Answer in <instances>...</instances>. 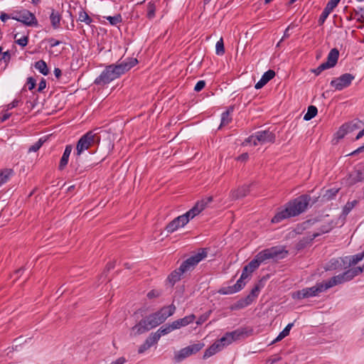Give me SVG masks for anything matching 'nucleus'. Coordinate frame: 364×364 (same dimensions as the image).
I'll use <instances>...</instances> for the list:
<instances>
[{
	"label": "nucleus",
	"instance_id": "1",
	"mask_svg": "<svg viewBox=\"0 0 364 364\" xmlns=\"http://www.w3.org/2000/svg\"><path fill=\"white\" fill-rule=\"evenodd\" d=\"M288 253V251L282 246H274L260 251L252 260L243 267L241 274L242 279H247L261 264L266 263L270 259L278 261L284 259Z\"/></svg>",
	"mask_w": 364,
	"mask_h": 364
},
{
	"label": "nucleus",
	"instance_id": "2",
	"mask_svg": "<svg viewBox=\"0 0 364 364\" xmlns=\"http://www.w3.org/2000/svg\"><path fill=\"white\" fill-rule=\"evenodd\" d=\"M176 307L173 304L165 306L159 311L142 318L132 328L135 335H140L149 331L164 323L168 317L174 314Z\"/></svg>",
	"mask_w": 364,
	"mask_h": 364
},
{
	"label": "nucleus",
	"instance_id": "3",
	"mask_svg": "<svg viewBox=\"0 0 364 364\" xmlns=\"http://www.w3.org/2000/svg\"><path fill=\"white\" fill-rule=\"evenodd\" d=\"M138 63L135 58H127L124 60L107 65L101 74L95 78L94 84L99 86H104L109 84L115 79L119 78L122 75L129 71Z\"/></svg>",
	"mask_w": 364,
	"mask_h": 364
},
{
	"label": "nucleus",
	"instance_id": "4",
	"mask_svg": "<svg viewBox=\"0 0 364 364\" xmlns=\"http://www.w3.org/2000/svg\"><path fill=\"white\" fill-rule=\"evenodd\" d=\"M311 197L308 194H303L287 203L284 208L277 212L272 218V223H278L282 220L296 217L305 212L308 208Z\"/></svg>",
	"mask_w": 364,
	"mask_h": 364
},
{
	"label": "nucleus",
	"instance_id": "5",
	"mask_svg": "<svg viewBox=\"0 0 364 364\" xmlns=\"http://www.w3.org/2000/svg\"><path fill=\"white\" fill-rule=\"evenodd\" d=\"M207 253L206 249L201 248L198 252L184 260L178 268L168 275L167 279L171 286L181 280L183 273L193 270L202 259L207 257Z\"/></svg>",
	"mask_w": 364,
	"mask_h": 364
},
{
	"label": "nucleus",
	"instance_id": "6",
	"mask_svg": "<svg viewBox=\"0 0 364 364\" xmlns=\"http://www.w3.org/2000/svg\"><path fill=\"white\" fill-rule=\"evenodd\" d=\"M100 137L97 133H95L94 131L87 132L80 138L77 143L76 156L79 157L83 151L89 149L95 144H100Z\"/></svg>",
	"mask_w": 364,
	"mask_h": 364
},
{
	"label": "nucleus",
	"instance_id": "7",
	"mask_svg": "<svg viewBox=\"0 0 364 364\" xmlns=\"http://www.w3.org/2000/svg\"><path fill=\"white\" fill-rule=\"evenodd\" d=\"M325 291L323 282H317L315 286L304 288L301 290L292 293L294 299H303L311 296H318L320 293Z\"/></svg>",
	"mask_w": 364,
	"mask_h": 364
},
{
	"label": "nucleus",
	"instance_id": "8",
	"mask_svg": "<svg viewBox=\"0 0 364 364\" xmlns=\"http://www.w3.org/2000/svg\"><path fill=\"white\" fill-rule=\"evenodd\" d=\"M11 18L28 26H36L38 25V21L35 15L26 9L15 11L12 14Z\"/></svg>",
	"mask_w": 364,
	"mask_h": 364
},
{
	"label": "nucleus",
	"instance_id": "9",
	"mask_svg": "<svg viewBox=\"0 0 364 364\" xmlns=\"http://www.w3.org/2000/svg\"><path fill=\"white\" fill-rule=\"evenodd\" d=\"M204 346L205 344L203 343L198 342L181 348L175 353L174 360L176 363H180L185 358L199 352Z\"/></svg>",
	"mask_w": 364,
	"mask_h": 364
},
{
	"label": "nucleus",
	"instance_id": "10",
	"mask_svg": "<svg viewBox=\"0 0 364 364\" xmlns=\"http://www.w3.org/2000/svg\"><path fill=\"white\" fill-rule=\"evenodd\" d=\"M355 79V76L350 73H345L339 77L334 78L330 82L331 87L336 90H342L350 85L352 81Z\"/></svg>",
	"mask_w": 364,
	"mask_h": 364
},
{
	"label": "nucleus",
	"instance_id": "11",
	"mask_svg": "<svg viewBox=\"0 0 364 364\" xmlns=\"http://www.w3.org/2000/svg\"><path fill=\"white\" fill-rule=\"evenodd\" d=\"M347 257L331 259L326 265V271H341L346 269Z\"/></svg>",
	"mask_w": 364,
	"mask_h": 364
},
{
	"label": "nucleus",
	"instance_id": "12",
	"mask_svg": "<svg viewBox=\"0 0 364 364\" xmlns=\"http://www.w3.org/2000/svg\"><path fill=\"white\" fill-rule=\"evenodd\" d=\"M246 333L244 329H236L231 332H227L221 338L220 341L224 342L226 346L230 345L233 341L240 340Z\"/></svg>",
	"mask_w": 364,
	"mask_h": 364
},
{
	"label": "nucleus",
	"instance_id": "13",
	"mask_svg": "<svg viewBox=\"0 0 364 364\" xmlns=\"http://www.w3.org/2000/svg\"><path fill=\"white\" fill-rule=\"evenodd\" d=\"M257 144L274 143L275 141V134L269 129L258 131L255 132Z\"/></svg>",
	"mask_w": 364,
	"mask_h": 364
},
{
	"label": "nucleus",
	"instance_id": "14",
	"mask_svg": "<svg viewBox=\"0 0 364 364\" xmlns=\"http://www.w3.org/2000/svg\"><path fill=\"white\" fill-rule=\"evenodd\" d=\"M251 184H244L239 186L237 189L232 190L230 193V197L232 200H238L247 196L250 192Z\"/></svg>",
	"mask_w": 364,
	"mask_h": 364
},
{
	"label": "nucleus",
	"instance_id": "15",
	"mask_svg": "<svg viewBox=\"0 0 364 364\" xmlns=\"http://www.w3.org/2000/svg\"><path fill=\"white\" fill-rule=\"evenodd\" d=\"M348 183L350 186L364 181V168H356L353 171L349 173Z\"/></svg>",
	"mask_w": 364,
	"mask_h": 364
},
{
	"label": "nucleus",
	"instance_id": "16",
	"mask_svg": "<svg viewBox=\"0 0 364 364\" xmlns=\"http://www.w3.org/2000/svg\"><path fill=\"white\" fill-rule=\"evenodd\" d=\"M225 346H226V344L224 342H221L220 339L216 341L213 344H212L208 348L205 350L203 358L207 359L210 358L218 352L221 351Z\"/></svg>",
	"mask_w": 364,
	"mask_h": 364
},
{
	"label": "nucleus",
	"instance_id": "17",
	"mask_svg": "<svg viewBox=\"0 0 364 364\" xmlns=\"http://www.w3.org/2000/svg\"><path fill=\"white\" fill-rule=\"evenodd\" d=\"M244 279H242L241 275L240 279L236 282V283L234 285L223 288L220 291V292L222 293L223 294H232L238 292L245 285Z\"/></svg>",
	"mask_w": 364,
	"mask_h": 364
},
{
	"label": "nucleus",
	"instance_id": "18",
	"mask_svg": "<svg viewBox=\"0 0 364 364\" xmlns=\"http://www.w3.org/2000/svg\"><path fill=\"white\" fill-rule=\"evenodd\" d=\"M204 202H197L196 205L187 211L186 213L183 214L184 218H186V220L188 223L191 219H193L195 216L198 215L203 209H205Z\"/></svg>",
	"mask_w": 364,
	"mask_h": 364
},
{
	"label": "nucleus",
	"instance_id": "19",
	"mask_svg": "<svg viewBox=\"0 0 364 364\" xmlns=\"http://www.w3.org/2000/svg\"><path fill=\"white\" fill-rule=\"evenodd\" d=\"M344 282H346L345 280V278L343 277V273L338 274L336 276H334L329 279L328 281L323 282V285L325 289V291L329 288H331L334 286L341 284Z\"/></svg>",
	"mask_w": 364,
	"mask_h": 364
},
{
	"label": "nucleus",
	"instance_id": "20",
	"mask_svg": "<svg viewBox=\"0 0 364 364\" xmlns=\"http://www.w3.org/2000/svg\"><path fill=\"white\" fill-rule=\"evenodd\" d=\"M320 233H313L312 235H309L306 237H304L299 240V242L296 244L295 248L296 250L300 251L310 245L312 241L317 237L319 236Z\"/></svg>",
	"mask_w": 364,
	"mask_h": 364
},
{
	"label": "nucleus",
	"instance_id": "21",
	"mask_svg": "<svg viewBox=\"0 0 364 364\" xmlns=\"http://www.w3.org/2000/svg\"><path fill=\"white\" fill-rule=\"evenodd\" d=\"M363 272V268L360 267H353L343 272L346 282L352 280L356 276L360 274Z\"/></svg>",
	"mask_w": 364,
	"mask_h": 364
},
{
	"label": "nucleus",
	"instance_id": "22",
	"mask_svg": "<svg viewBox=\"0 0 364 364\" xmlns=\"http://www.w3.org/2000/svg\"><path fill=\"white\" fill-rule=\"evenodd\" d=\"M72 149H73V146L70 144H68L65 146L64 152L63 154V156H62L60 163H59V166H58L59 170H60V171L63 170L65 168V167L67 166Z\"/></svg>",
	"mask_w": 364,
	"mask_h": 364
},
{
	"label": "nucleus",
	"instance_id": "23",
	"mask_svg": "<svg viewBox=\"0 0 364 364\" xmlns=\"http://www.w3.org/2000/svg\"><path fill=\"white\" fill-rule=\"evenodd\" d=\"M344 124L346 127L347 132L349 134L360 129L361 127L364 124V122L359 119H354L351 121L344 123Z\"/></svg>",
	"mask_w": 364,
	"mask_h": 364
},
{
	"label": "nucleus",
	"instance_id": "24",
	"mask_svg": "<svg viewBox=\"0 0 364 364\" xmlns=\"http://www.w3.org/2000/svg\"><path fill=\"white\" fill-rule=\"evenodd\" d=\"M49 18H50L51 26L54 29H57V28H60V21H61V15L60 14V13L58 11L52 9Z\"/></svg>",
	"mask_w": 364,
	"mask_h": 364
},
{
	"label": "nucleus",
	"instance_id": "25",
	"mask_svg": "<svg viewBox=\"0 0 364 364\" xmlns=\"http://www.w3.org/2000/svg\"><path fill=\"white\" fill-rule=\"evenodd\" d=\"M339 57V51L337 48L331 49L327 56V63L333 68L338 62Z\"/></svg>",
	"mask_w": 364,
	"mask_h": 364
},
{
	"label": "nucleus",
	"instance_id": "26",
	"mask_svg": "<svg viewBox=\"0 0 364 364\" xmlns=\"http://www.w3.org/2000/svg\"><path fill=\"white\" fill-rule=\"evenodd\" d=\"M364 257V252L353 255L351 257H347L346 267L347 269L353 265H355L360 261H361Z\"/></svg>",
	"mask_w": 364,
	"mask_h": 364
},
{
	"label": "nucleus",
	"instance_id": "27",
	"mask_svg": "<svg viewBox=\"0 0 364 364\" xmlns=\"http://www.w3.org/2000/svg\"><path fill=\"white\" fill-rule=\"evenodd\" d=\"M263 284L262 280H259L257 284L252 288L249 295L247 296V298H250V301L251 302L253 301V300L258 296L259 292L260 291L261 289L263 288Z\"/></svg>",
	"mask_w": 364,
	"mask_h": 364
},
{
	"label": "nucleus",
	"instance_id": "28",
	"mask_svg": "<svg viewBox=\"0 0 364 364\" xmlns=\"http://www.w3.org/2000/svg\"><path fill=\"white\" fill-rule=\"evenodd\" d=\"M14 174V171L11 168H4L0 171V186L6 183Z\"/></svg>",
	"mask_w": 364,
	"mask_h": 364
},
{
	"label": "nucleus",
	"instance_id": "29",
	"mask_svg": "<svg viewBox=\"0 0 364 364\" xmlns=\"http://www.w3.org/2000/svg\"><path fill=\"white\" fill-rule=\"evenodd\" d=\"M251 301H250V298L247 296L245 299H240L236 303L230 306L231 310H238L243 309L250 304H251Z\"/></svg>",
	"mask_w": 364,
	"mask_h": 364
},
{
	"label": "nucleus",
	"instance_id": "30",
	"mask_svg": "<svg viewBox=\"0 0 364 364\" xmlns=\"http://www.w3.org/2000/svg\"><path fill=\"white\" fill-rule=\"evenodd\" d=\"M34 67L43 75H47L49 73V69L46 63L43 60H40L35 63Z\"/></svg>",
	"mask_w": 364,
	"mask_h": 364
},
{
	"label": "nucleus",
	"instance_id": "31",
	"mask_svg": "<svg viewBox=\"0 0 364 364\" xmlns=\"http://www.w3.org/2000/svg\"><path fill=\"white\" fill-rule=\"evenodd\" d=\"M233 108L231 107L230 109H228L227 111L224 112L221 114V122L220 124V127L226 126L232 121V117H230V111H232Z\"/></svg>",
	"mask_w": 364,
	"mask_h": 364
},
{
	"label": "nucleus",
	"instance_id": "32",
	"mask_svg": "<svg viewBox=\"0 0 364 364\" xmlns=\"http://www.w3.org/2000/svg\"><path fill=\"white\" fill-rule=\"evenodd\" d=\"M294 326L293 323L287 324V326L283 329L282 332L277 336V337L272 341V343H274L282 340L284 338L287 336L289 334L290 330Z\"/></svg>",
	"mask_w": 364,
	"mask_h": 364
},
{
	"label": "nucleus",
	"instance_id": "33",
	"mask_svg": "<svg viewBox=\"0 0 364 364\" xmlns=\"http://www.w3.org/2000/svg\"><path fill=\"white\" fill-rule=\"evenodd\" d=\"M317 112H318V109H317L316 107H315L314 105H310L308 107L307 112L304 116V119L306 121L311 120L317 114Z\"/></svg>",
	"mask_w": 364,
	"mask_h": 364
},
{
	"label": "nucleus",
	"instance_id": "34",
	"mask_svg": "<svg viewBox=\"0 0 364 364\" xmlns=\"http://www.w3.org/2000/svg\"><path fill=\"white\" fill-rule=\"evenodd\" d=\"M77 20L80 22L85 23L87 25H90L93 21L92 18L83 9H81L79 12Z\"/></svg>",
	"mask_w": 364,
	"mask_h": 364
},
{
	"label": "nucleus",
	"instance_id": "35",
	"mask_svg": "<svg viewBox=\"0 0 364 364\" xmlns=\"http://www.w3.org/2000/svg\"><path fill=\"white\" fill-rule=\"evenodd\" d=\"M195 319H196V316L194 314H190V315L186 316L182 318L178 319V321H179L180 326L181 327H184V326H186L188 324L193 323Z\"/></svg>",
	"mask_w": 364,
	"mask_h": 364
},
{
	"label": "nucleus",
	"instance_id": "36",
	"mask_svg": "<svg viewBox=\"0 0 364 364\" xmlns=\"http://www.w3.org/2000/svg\"><path fill=\"white\" fill-rule=\"evenodd\" d=\"M160 336L158 333L156 331L154 333H151L145 340V341L151 347L154 344H156L158 341L160 339Z\"/></svg>",
	"mask_w": 364,
	"mask_h": 364
},
{
	"label": "nucleus",
	"instance_id": "37",
	"mask_svg": "<svg viewBox=\"0 0 364 364\" xmlns=\"http://www.w3.org/2000/svg\"><path fill=\"white\" fill-rule=\"evenodd\" d=\"M346 127H345V124H343L338 131L335 133L334 137L336 139L337 141H338L340 139H342L344 138V136L348 134Z\"/></svg>",
	"mask_w": 364,
	"mask_h": 364
},
{
	"label": "nucleus",
	"instance_id": "38",
	"mask_svg": "<svg viewBox=\"0 0 364 364\" xmlns=\"http://www.w3.org/2000/svg\"><path fill=\"white\" fill-rule=\"evenodd\" d=\"M180 228L178 223L176 221L175 219L171 220L165 228V230L168 233H173L176 230H177Z\"/></svg>",
	"mask_w": 364,
	"mask_h": 364
},
{
	"label": "nucleus",
	"instance_id": "39",
	"mask_svg": "<svg viewBox=\"0 0 364 364\" xmlns=\"http://www.w3.org/2000/svg\"><path fill=\"white\" fill-rule=\"evenodd\" d=\"M225 47L224 42L223 38H220V40L216 43L215 45V53L218 55H223L225 53Z\"/></svg>",
	"mask_w": 364,
	"mask_h": 364
},
{
	"label": "nucleus",
	"instance_id": "40",
	"mask_svg": "<svg viewBox=\"0 0 364 364\" xmlns=\"http://www.w3.org/2000/svg\"><path fill=\"white\" fill-rule=\"evenodd\" d=\"M111 25L116 26L118 23H121L122 21V18L121 14H117L114 16H106L105 17Z\"/></svg>",
	"mask_w": 364,
	"mask_h": 364
},
{
	"label": "nucleus",
	"instance_id": "41",
	"mask_svg": "<svg viewBox=\"0 0 364 364\" xmlns=\"http://www.w3.org/2000/svg\"><path fill=\"white\" fill-rule=\"evenodd\" d=\"M45 141L46 139H43V138L39 139L36 143L28 148V152H36L38 151Z\"/></svg>",
	"mask_w": 364,
	"mask_h": 364
},
{
	"label": "nucleus",
	"instance_id": "42",
	"mask_svg": "<svg viewBox=\"0 0 364 364\" xmlns=\"http://www.w3.org/2000/svg\"><path fill=\"white\" fill-rule=\"evenodd\" d=\"M331 10L325 6L318 21L319 26H321L324 23L325 21L326 20L328 15L331 13Z\"/></svg>",
	"mask_w": 364,
	"mask_h": 364
},
{
	"label": "nucleus",
	"instance_id": "43",
	"mask_svg": "<svg viewBox=\"0 0 364 364\" xmlns=\"http://www.w3.org/2000/svg\"><path fill=\"white\" fill-rule=\"evenodd\" d=\"M357 200L348 201L343 208V214L347 215L357 204Z\"/></svg>",
	"mask_w": 364,
	"mask_h": 364
},
{
	"label": "nucleus",
	"instance_id": "44",
	"mask_svg": "<svg viewBox=\"0 0 364 364\" xmlns=\"http://www.w3.org/2000/svg\"><path fill=\"white\" fill-rule=\"evenodd\" d=\"M156 6L153 2H149L147 4V18L149 19L155 16Z\"/></svg>",
	"mask_w": 364,
	"mask_h": 364
},
{
	"label": "nucleus",
	"instance_id": "45",
	"mask_svg": "<svg viewBox=\"0 0 364 364\" xmlns=\"http://www.w3.org/2000/svg\"><path fill=\"white\" fill-rule=\"evenodd\" d=\"M156 332L158 333V334L161 337V336H164V335H166V334L171 333V330L170 328L169 325L168 324H166V325L162 326L161 327H160Z\"/></svg>",
	"mask_w": 364,
	"mask_h": 364
},
{
	"label": "nucleus",
	"instance_id": "46",
	"mask_svg": "<svg viewBox=\"0 0 364 364\" xmlns=\"http://www.w3.org/2000/svg\"><path fill=\"white\" fill-rule=\"evenodd\" d=\"M275 76V72L273 70H268L267 72H265L263 75L262 76V78H264V80L267 82V83L274 78Z\"/></svg>",
	"mask_w": 364,
	"mask_h": 364
},
{
	"label": "nucleus",
	"instance_id": "47",
	"mask_svg": "<svg viewBox=\"0 0 364 364\" xmlns=\"http://www.w3.org/2000/svg\"><path fill=\"white\" fill-rule=\"evenodd\" d=\"M161 295V291L156 289H152L147 294V297L149 299L157 298Z\"/></svg>",
	"mask_w": 364,
	"mask_h": 364
},
{
	"label": "nucleus",
	"instance_id": "48",
	"mask_svg": "<svg viewBox=\"0 0 364 364\" xmlns=\"http://www.w3.org/2000/svg\"><path fill=\"white\" fill-rule=\"evenodd\" d=\"M177 223H178L180 228L185 226L188 221L186 220V218H184L183 215L178 216L177 218H174Z\"/></svg>",
	"mask_w": 364,
	"mask_h": 364
},
{
	"label": "nucleus",
	"instance_id": "49",
	"mask_svg": "<svg viewBox=\"0 0 364 364\" xmlns=\"http://www.w3.org/2000/svg\"><path fill=\"white\" fill-rule=\"evenodd\" d=\"M18 45H19L21 47H25L28 42V36H23L22 38L16 40L15 41Z\"/></svg>",
	"mask_w": 364,
	"mask_h": 364
},
{
	"label": "nucleus",
	"instance_id": "50",
	"mask_svg": "<svg viewBox=\"0 0 364 364\" xmlns=\"http://www.w3.org/2000/svg\"><path fill=\"white\" fill-rule=\"evenodd\" d=\"M340 1L341 0H330L327 3L326 7L328 8L330 10L333 11L337 6V5L338 4Z\"/></svg>",
	"mask_w": 364,
	"mask_h": 364
},
{
	"label": "nucleus",
	"instance_id": "51",
	"mask_svg": "<svg viewBox=\"0 0 364 364\" xmlns=\"http://www.w3.org/2000/svg\"><path fill=\"white\" fill-rule=\"evenodd\" d=\"M205 84L206 83L205 80H199L195 85L194 90L196 92L201 91L205 87Z\"/></svg>",
	"mask_w": 364,
	"mask_h": 364
},
{
	"label": "nucleus",
	"instance_id": "52",
	"mask_svg": "<svg viewBox=\"0 0 364 364\" xmlns=\"http://www.w3.org/2000/svg\"><path fill=\"white\" fill-rule=\"evenodd\" d=\"M11 53L9 50L3 53L1 60L4 61L6 64H8L11 60Z\"/></svg>",
	"mask_w": 364,
	"mask_h": 364
},
{
	"label": "nucleus",
	"instance_id": "53",
	"mask_svg": "<svg viewBox=\"0 0 364 364\" xmlns=\"http://www.w3.org/2000/svg\"><path fill=\"white\" fill-rule=\"evenodd\" d=\"M27 84L28 85V90H32L36 85V81L33 77H30L27 79Z\"/></svg>",
	"mask_w": 364,
	"mask_h": 364
},
{
	"label": "nucleus",
	"instance_id": "54",
	"mask_svg": "<svg viewBox=\"0 0 364 364\" xmlns=\"http://www.w3.org/2000/svg\"><path fill=\"white\" fill-rule=\"evenodd\" d=\"M150 348H151V346L146 341H144V343L139 347L138 353L139 354H141V353H144L146 350H147L148 349H149Z\"/></svg>",
	"mask_w": 364,
	"mask_h": 364
},
{
	"label": "nucleus",
	"instance_id": "55",
	"mask_svg": "<svg viewBox=\"0 0 364 364\" xmlns=\"http://www.w3.org/2000/svg\"><path fill=\"white\" fill-rule=\"evenodd\" d=\"M47 41L49 43L50 46L51 48L55 47V46H58V45L62 43L61 41H60L58 40H56V39H55L53 38H50L47 39Z\"/></svg>",
	"mask_w": 364,
	"mask_h": 364
},
{
	"label": "nucleus",
	"instance_id": "56",
	"mask_svg": "<svg viewBox=\"0 0 364 364\" xmlns=\"http://www.w3.org/2000/svg\"><path fill=\"white\" fill-rule=\"evenodd\" d=\"M169 326H170V328L171 330V331L176 330V329H179L181 328V326H180V323H179V321L177 320L173 321L172 323H168Z\"/></svg>",
	"mask_w": 364,
	"mask_h": 364
},
{
	"label": "nucleus",
	"instance_id": "57",
	"mask_svg": "<svg viewBox=\"0 0 364 364\" xmlns=\"http://www.w3.org/2000/svg\"><path fill=\"white\" fill-rule=\"evenodd\" d=\"M169 326H170V328L171 330V331L176 330V329H179L181 328V326H180V323H179V321L177 320L173 321L172 323H168Z\"/></svg>",
	"mask_w": 364,
	"mask_h": 364
},
{
	"label": "nucleus",
	"instance_id": "58",
	"mask_svg": "<svg viewBox=\"0 0 364 364\" xmlns=\"http://www.w3.org/2000/svg\"><path fill=\"white\" fill-rule=\"evenodd\" d=\"M267 84V82L264 80V78L261 77V79L255 84V87L257 90H259Z\"/></svg>",
	"mask_w": 364,
	"mask_h": 364
},
{
	"label": "nucleus",
	"instance_id": "59",
	"mask_svg": "<svg viewBox=\"0 0 364 364\" xmlns=\"http://www.w3.org/2000/svg\"><path fill=\"white\" fill-rule=\"evenodd\" d=\"M245 143H252L254 146L257 145V140L256 139L255 134L250 136L246 140Z\"/></svg>",
	"mask_w": 364,
	"mask_h": 364
},
{
	"label": "nucleus",
	"instance_id": "60",
	"mask_svg": "<svg viewBox=\"0 0 364 364\" xmlns=\"http://www.w3.org/2000/svg\"><path fill=\"white\" fill-rule=\"evenodd\" d=\"M46 87V81L44 78H42L38 84V92H42Z\"/></svg>",
	"mask_w": 364,
	"mask_h": 364
},
{
	"label": "nucleus",
	"instance_id": "61",
	"mask_svg": "<svg viewBox=\"0 0 364 364\" xmlns=\"http://www.w3.org/2000/svg\"><path fill=\"white\" fill-rule=\"evenodd\" d=\"M19 100H13L11 103H9L8 105H7V109H11L16 107H17L18 105V103H19Z\"/></svg>",
	"mask_w": 364,
	"mask_h": 364
},
{
	"label": "nucleus",
	"instance_id": "62",
	"mask_svg": "<svg viewBox=\"0 0 364 364\" xmlns=\"http://www.w3.org/2000/svg\"><path fill=\"white\" fill-rule=\"evenodd\" d=\"M318 68H320V70L323 72V70H326V69H329V68H331L332 66L331 65H329L328 63L327 62H325V63H321Z\"/></svg>",
	"mask_w": 364,
	"mask_h": 364
},
{
	"label": "nucleus",
	"instance_id": "63",
	"mask_svg": "<svg viewBox=\"0 0 364 364\" xmlns=\"http://www.w3.org/2000/svg\"><path fill=\"white\" fill-rule=\"evenodd\" d=\"M364 151V144L360 147H358L357 149H355V151H353V152H351L350 154H349L348 155L349 156H355L359 153H361Z\"/></svg>",
	"mask_w": 364,
	"mask_h": 364
},
{
	"label": "nucleus",
	"instance_id": "64",
	"mask_svg": "<svg viewBox=\"0 0 364 364\" xmlns=\"http://www.w3.org/2000/svg\"><path fill=\"white\" fill-rule=\"evenodd\" d=\"M248 158H249L248 154L243 153L237 158V160L240 161H245L248 159Z\"/></svg>",
	"mask_w": 364,
	"mask_h": 364
}]
</instances>
